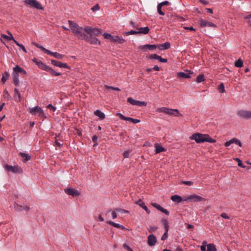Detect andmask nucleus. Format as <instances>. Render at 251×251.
Segmentation results:
<instances>
[{
    "label": "nucleus",
    "instance_id": "1",
    "mask_svg": "<svg viewBox=\"0 0 251 251\" xmlns=\"http://www.w3.org/2000/svg\"><path fill=\"white\" fill-rule=\"evenodd\" d=\"M32 61L34 62L40 69L49 72L51 76H56L61 75L60 73L56 72L50 67L47 66L42 61L38 60V59L35 57L32 59Z\"/></svg>",
    "mask_w": 251,
    "mask_h": 251
},
{
    "label": "nucleus",
    "instance_id": "2",
    "mask_svg": "<svg viewBox=\"0 0 251 251\" xmlns=\"http://www.w3.org/2000/svg\"><path fill=\"white\" fill-rule=\"evenodd\" d=\"M157 112H163L165 114H167L170 115L174 116L176 117H182L183 115L179 113V111L177 109H172L169 108H167L165 107H162L160 108H158L156 109Z\"/></svg>",
    "mask_w": 251,
    "mask_h": 251
},
{
    "label": "nucleus",
    "instance_id": "3",
    "mask_svg": "<svg viewBox=\"0 0 251 251\" xmlns=\"http://www.w3.org/2000/svg\"><path fill=\"white\" fill-rule=\"evenodd\" d=\"M25 4H28L30 7L38 10H44V8L37 0H26L24 1Z\"/></svg>",
    "mask_w": 251,
    "mask_h": 251
},
{
    "label": "nucleus",
    "instance_id": "4",
    "mask_svg": "<svg viewBox=\"0 0 251 251\" xmlns=\"http://www.w3.org/2000/svg\"><path fill=\"white\" fill-rule=\"evenodd\" d=\"M4 169L7 172H11L15 174H21L23 172L21 167L18 166H10L8 164L4 165Z\"/></svg>",
    "mask_w": 251,
    "mask_h": 251
},
{
    "label": "nucleus",
    "instance_id": "5",
    "mask_svg": "<svg viewBox=\"0 0 251 251\" xmlns=\"http://www.w3.org/2000/svg\"><path fill=\"white\" fill-rule=\"evenodd\" d=\"M29 112L32 115H36L37 113H39V116L46 118V116L45 115L43 110L41 107L36 106L33 108H30Z\"/></svg>",
    "mask_w": 251,
    "mask_h": 251
},
{
    "label": "nucleus",
    "instance_id": "6",
    "mask_svg": "<svg viewBox=\"0 0 251 251\" xmlns=\"http://www.w3.org/2000/svg\"><path fill=\"white\" fill-rule=\"evenodd\" d=\"M162 223L163 224L165 232L162 236L161 239L165 240L168 238V232L169 229V226L168 221L166 219H162L161 220Z\"/></svg>",
    "mask_w": 251,
    "mask_h": 251
},
{
    "label": "nucleus",
    "instance_id": "7",
    "mask_svg": "<svg viewBox=\"0 0 251 251\" xmlns=\"http://www.w3.org/2000/svg\"><path fill=\"white\" fill-rule=\"evenodd\" d=\"M191 140H194L197 143H201L204 142V134L195 133H194L190 137Z\"/></svg>",
    "mask_w": 251,
    "mask_h": 251
},
{
    "label": "nucleus",
    "instance_id": "8",
    "mask_svg": "<svg viewBox=\"0 0 251 251\" xmlns=\"http://www.w3.org/2000/svg\"><path fill=\"white\" fill-rule=\"evenodd\" d=\"M68 24L69 25V26L71 28L72 32L75 34L76 32V31L78 30L83 29L82 27L79 26L77 24L71 20L68 21Z\"/></svg>",
    "mask_w": 251,
    "mask_h": 251
},
{
    "label": "nucleus",
    "instance_id": "9",
    "mask_svg": "<svg viewBox=\"0 0 251 251\" xmlns=\"http://www.w3.org/2000/svg\"><path fill=\"white\" fill-rule=\"evenodd\" d=\"M127 101L130 103L131 104L133 105H137V106H146L147 103L145 101H141L139 100H135L132 98H127Z\"/></svg>",
    "mask_w": 251,
    "mask_h": 251
},
{
    "label": "nucleus",
    "instance_id": "10",
    "mask_svg": "<svg viewBox=\"0 0 251 251\" xmlns=\"http://www.w3.org/2000/svg\"><path fill=\"white\" fill-rule=\"evenodd\" d=\"M85 41L93 45H100V41L98 39L94 36L93 35H90L89 36H87L85 39Z\"/></svg>",
    "mask_w": 251,
    "mask_h": 251
},
{
    "label": "nucleus",
    "instance_id": "11",
    "mask_svg": "<svg viewBox=\"0 0 251 251\" xmlns=\"http://www.w3.org/2000/svg\"><path fill=\"white\" fill-rule=\"evenodd\" d=\"M64 191L68 195L74 197H77L80 195V193L77 190L71 188H66L64 190Z\"/></svg>",
    "mask_w": 251,
    "mask_h": 251
},
{
    "label": "nucleus",
    "instance_id": "12",
    "mask_svg": "<svg viewBox=\"0 0 251 251\" xmlns=\"http://www.w3.org/2000/svg\"><path fill=\"white\" fill-rule=\"evenodd\" d=\"M193 72L190 70H186L185 72H178L177 73V76L178 78H189L191 77L190 75L192 74Z\"/></svg>",
    "mask_w": 251,
    "mask_h": 251
},
{
    "label": "nucleus",
    "instance_id": "13",
    "mask_svg": "<svg viewBox=\"0 0 251 251\" xmlns=\"http://www.w3.org/2000/svg\"><path fill=\"white\" fill-rule=\"evenodd\" d=\"M51 63L54 66L59 68H64L70 69L71 67L66 63H62L55 60H51Z\"/></svg>",
    "mask_w": 251,
    "mask_h": 251
},
{
    "label": "nucleus",
    "instance_id": "14",
    "mask_svg": "<svg viewBox=\"0 0 251 251\" xmlns=\"http://www.w3.org/2000/svg\"><path fill=\"white\" fill-rule=\"evenodd\" d=\"M203 199V198L201 196L196 195H192L188 196L184 200V201H191L197 202L202 201Z\"/></svg>",
    "mask_w": 251,
    "mask_h": 251
},
{
    "label": "nucleus",
    "instance_id": "15",
    "mask_svg": "<svg viewBox=\"0 0 251 251\" xmlns=\"http://www.w3.org/2000/svg\"><path fill=\"white\" fill-rule=\"evenodd\" d=\"M149 59L151 60H158L159 62L162 63H167L168 59L166 58H163L161 56L157 55V54H152L149 55Z\"/></svg>",
    "mask_w": 251,
    "mask_h": 251
},
{
    "label": "nucleus",
    "instance_id": "16",
    "mask_svg": "<svg viewBox=\"0 0 251 251\" xmlns=\"http://www.w3.org/2000/svg\"><path fill=\"white\" fill-rule=\"evenodd\" d=\"M238 115L246 119H251V111L240 110L238 112Z\"/></svg>",
    "mask_w": 251,
    "mask_h": 251
},
{
    "label": "nucleus",
    "instance_id": "17",
    "mask_svg": "<svg viewBox=\"0 0 251 251\" xmlns=\"http://www.w3.org/2000/svg\"><path fill=\"white\" fill-rule=\"evenodd\" d=\"M157 242V239L155 235L153 234H150L148 237V244L150 246H153L155 245Z\"/></svg>",
    "mask_w": 251,
    "mask_h": 251
},
{
    "label": "nucleus",
    "instance_id": "18",
    "mask_svg": "<svg viewBox=\"0 0 251 251\" xmlns=\"http://www.w3.org/2000/svg\"><path fill=\"white\" fill-rule=\"evenodd\" d=\"M151 205L153 207L156 208L157 210H159L161 212L167 215H169L170 212L169 211H168L167 209L164 208L161 205L157 204V203H151Z\"/></svg>",
    "mask_w": 251,
    "mask_h": 251
},
{
    "label": "nucleus",
    "instance_id": "19",
    "mask_svg": "<svg viewBox=\"0 0 251 251\" xmlns=\"http://www.w3.org/2000/svg\"><path fill=\"white\" fill-rule=\"evenodd\" d=\"M135 203H136V204H138V205H139L140 207H141L143 209H144L146 212L148 214H150L151 213V211L150 210L148 209V208L147 207V206L145 205V203L142 201V200H141V199L139 200L138 201H136L135 202Z\"/></svg>",
    "mask_w": 251,
    "mask_h": 251
},
{
    "label": "nucleus",
    "instance_id": "20",
    "mask_svg": "<svg viewBox=\"0 0 251 251\" xmlns=\"http://www.w3.org/2000/svg\"><path fill=\"white\" fill-rule=\"evenodd\" d=\"M76 32L75 33V35L77 36V38L80 40H84L87 37V35H86L84 32L83 29L78 30L76 31Z\"/></svg>",
    "mask_w": 251,
    "mask_h": 251
},
{
    "label": "nucleus",
    "instance_id": "21",
    "mask_svg": "<svg viewBox=\"0 0 251 251\" xmlns=\"http://www.w3.org/2000/svg\"><path fill=\"white\" fill-rule=\"evenodd\" d=\"M111 41L115 43L122 44L126 41V40L120 38L119 36H112Z\"/></svg>",
    "mask_w": 251,
    "mask_h": 251
},
{
    "label": "nucleus",
    "instance_id": "22",
    "mask_svg": "<svg viewBox=\"0 0 251 251\" xmlns=\"http://www.w3.org/2000/svg\"><path fill=\"white\" fill-rule=\"evenodd\" d=\"M156 46L157 48L160 50H165L169 49L171 47V45L169 42H166L163 44L156 45Z\"/></svg>",
    "mask_w": 251,
    "mask_h": 251
},
{
    "label": "nucleus",
    "instance_id": "23",
    "mask_svg": "<svg viewBox=\"0 0 251 251\" xmlns=\"http://www.w3.org/2000/svg\"><path fill=\"white\" fill-rule=\"evenodd\" d=\"M107 223L108 224H109V225L114 226V227H117V228H121L122 230H128V229L126 228L123 225H120L119 224L115 223H114V222H113L112 221H107Z\"/></svg>",
    "mask_w": 251,
    "mask_h": 251
},
{
    "label": "nucleus",
    "instance_id": "24",
    "mask_svg": "<svg viewBox=\"0 0 251 251\" xmlns=\"http://www.w3.org/2000/svg\"><path fill=\"white\" fill-rule=\"evenodd\" d=\"M139 48L142 50L147 49L149 50H153L157 48L156 45L146 44L139 46Z\"/></svg>",
    "mask_w": 251,
    "mask_h": 251
},
{
    "label": "nucleus",
    "instance_id": "25",
    "mask_svg": "<svg viewBox=\"0 0 251 251\" xmlns=\"http://www.w3.org/2000/svg\"><path fill=\"white\" fill-rule=\"evenodd\" d=\"M13 77V83L16 86H18L19 85V75L16 72H14L12 73Z\"/></svg>",
    "mask_w": 251,
    "mask_h": 251
},
{
    "label": "nucleus",
    "instance_id": "26",
    "mask_svg": "<svg viewBox=\"0 0 251 251\" xmlns=\"http://www.w3.org/2000/svg\"><path fill=\"white\" fill-rule=\"evenodd\" d=\"M13 71L14 72H17V73L18 74L19 73H21L22 75L26 74V71L23 68L18 65H16L15 67H14Z\"/></svg>",
    "mask_w": 251,
    "mask_h": 251
},
{
    "label": "nucleus",
    "instance_id": "27",
    "mask_svg": "<svg viewBox=\"0 0 251 251\" xmlns=\"http://www.w3.org/2000/svg\"><path fill=\"white\" fill-rule=\"evenodd\" d=\"M217 251L215 246L213 244H205V251Z\"/></svg>",
    "mask_w": 251,
    "mask_h": 251
},
{
    "label": "nucleus",
    "instance_id": "28",
    "mask_svg": "<svg viewBox=\"0 0 251 251\" xmlns=\"http://www.w3.org/2000/svg\"><path fill=\"white\" fill-rule=\"evenodd\" d=\"M171 200L174 202L179 203L182 201V198L181 196L177 195H175L171 197Z\"/></svg>",
    "mask_w": 251,
    "mask_h": 251
},
{
    "label": "nucleus",
    "instance_id": "29",
    "mask_svg": "<svg viewBox=\"0 0 251 251\" xmlns=\"http://www.w3.org/2000/svg\"><path fill=\"white\" fill-rule=\"evenodd\" d=\"M14 93L15 95L14 96V98L15 99V100L17 101H20L21 100V96L20 93L18 91V88H15L14 89Z\"/></svg>",
    "mask_w": 251,
    "mask_h": 251
},
{
    "label": "nucleus",
    "instance_id": "30",
    "mask_svg": "<svg viewBox=\"0 0 251 251\" xmlns=\"http://www.w3.org/2000/svg\"><path fill=\"white\" fill-rule=\"evenodd\" d=\"M94 114L96 116L99 117L100 120H103L105 117L104 113L98 109L94 112Z\"/></svg>",
    "mask_w": 251,
    "mask_h": 251
},
{
    "label": "nucleus",
    "instance_id": "31",
    "mask_svg": "<svg viewBox=\"0 0 251 251\" xmlns=\"http://www.w3.org/2000/svg\"><path fill=\"white\" fill-rule=\"evenodd\" d=\"M139 30L138 31L139 34H147L150 31V28L148 26L140 27L139 28Z\"/></svg>",
    "mask_w": 251,
    "mask_h": 251
},
{
    "label": "nucleus",
    "instance_id": "32",
    "mask_svg": "<svg viewBox=\"0 0 251 251\" xmlns=\"http://www.w3.org/2000/svg\"><path fill=\"white\" fill-rule=\"evenodd\" d=\"M155 153H159L161 152L164 151H166V149L162 147L161 145L156 144L155 145Z\"/></svg>",
    "mask_w": 251,
    "mask_h": 251
},
{
    "label": "nucleus",
    "instance_id": "33",
    "mask_svg": "<svg viewBox=\"0 0 251 251\" xmlns=\"http://www.w3.org/2000/svg\"><path fill=\"white\" fill-rule=\"evenodd\" d=\"M117 116H118L121 119H122L123 120L128 121L130 122H132V121L133 120V118H130V117H126L120 113H117Z\"/></svg>",
    "mask_w": 251,
    "mask_h": 251
},
{
    "label": "nucleus",
    "instance_id": "34",
    "mask_svg": "<svg viewBox=\"0 0 251 251\" xmlns=\"http://www.w3.org/2000/svg\"><path fill=\"white\" fill-rule=\"evenodd\" d=\"M20 155L21 157L24 158V162L27 161L31 159V156L29 154L24 152H20Z\"/></svg>",
    "mask_w": 251,
    "mask_h": 251
},
{
    "label": "nucleus",
    "instance_id": "35",
    "mask_svg": "<svg viewBox=\"0 0 251 251\" xmlns=\"http://www.w3.org/2000/svg\"><path fill=\"white\" fill-rule=\"evenodd\" d=\"M9 75H10L6 71L5 72L2 74V76L1 81L3 84H4L5 83L7 79L9 78Z\"/></svg>",
    "mask_w": 251,
    "mask_h": 251
},
{
    "label": "nucleus",
    "instance_id": "36",
    "mask_svg": "<svg viewBox=\"0 0 251 251\" xmlns=\"http://www.w3.org/2000/svg\"><path fill=\"white\" fill-rule=\"evenodd\" d=\"M93 29L94 28L89 26H86L85 28H83L84 31H85L88 34H89L90 36L93 35L92 32Z\"/></svg>",
    "mask_w": 251,
    "mask_h": 251
},
{
    "label": "nucleus",
    "instance_id": "37",
    "mask_svg": "<svg viewBox=\"0 0 251 251\" xmlns=\"http://www.w3.org/2000/svg\"><path fill=\"white\" fill-rule=\"evenodd\" d=\"M102 33V29L98 28H94L92 34L95 36H99Z\"/></svg>",
    "mask_w": 251,
    "mask_h": 251
},
{
    "label": "nucleus",
    "instance_id": "38",
    "mask_svg": "<svg viewBox=\"0 0 251 251\" xmlns=\"http://www.w3.org/2000/svg\"><path fill=\"white\" fill-rule=\"evenodd\" d=\"M205 142L212 143H215L216 140L211 138V137L209 135L205 134Z\"/></svg>",
    "mask_w": 251,
    "mask_h": 251
},
{
    "label": "nucleus",
    "instance_id": "39",
    "mask_svg": "<svg viewBox=\"0 0 251 251\" xmlns=\"http://www.w3.org/2000/svg\"><path fill=\"white\" fill-rule=\"evenodd\" d=\"M32 44L36 47L37 48L40 49L42 51H43L44 53H46L47 49H45L43 46L39 45V44L36 42H32Z\"/></svg>",
    "mask_w": 251,
    "mask_h": 251
},
{
    "label": "nucleus",
    "instance_id": "40",
    "mask_svg": "<svg viewBox=\"0 0 251 251\" xmlns=\"http://www.w3.org/2000/svg\"><path fill=\"white\" fill-rule=\"evenodd\" d=\"M205 27H212L214 28V29H216L217 26L214 24L205 21Z\"/></svg>",
    "mask_w": 251,
    "mask_h": 251
},
{
    "label": "nucleus",
    "instance_id": "41",
    "mask_svg": "<svg viewBox=\"0 0 251 251\" xmlns=\"http://www.w3.org/2000/svg\"><path fill=\"white\" fill-rule=\"evenodd\" d=\"M139 34L138 31H135V30H131L129 31L125 32L123 33V34L125 36V35L127 36V35H129L131 34Z\"/></svg>",
    "mask_w": 251,
    "mask_h": 251
},
{
    "label": "nucleus",
    "instance_id": "42",
    "mask_svg": "<svg viewBox=\"0 0 251 251\" xmlns=\"http://www.w3.org/2000/svg\"><path fill=\"white\" fill-rule=\"evenodd\" d=\"M204 81V75L200 74L197 76L196 78V81L198 83Z\"/></svg>",
    "mask_w": 251,
    "mask_h": 251
},
{
    "label": "nucleus",
    "instance_id": "43",
    "mask_svg": "<svg viewBox=\"0 0 251 251\" xmlns=\"http://www.w3.org/2000/svg\"><path fill=\"white\" fill-rule=\"evenodd\" d=\"M231 141L232 142V144L235 143V144L239 146L240 147H241L242 145L240 140H239L238 139L236 138H233L232 139H231Z\"/></svg>",
    "mask_w": 251,
    "mask_h": 251
},
{
    "label": "nucleus",
    "instance_id": "44",
    "mask_svg": "<svg viewBox=\"0 0 251 251\" xmlns=\"http://www.w3.org/2000/svg\"><path fill=\"white\" fill-rule=\"evenodd\" d=\"M1 37H3L4 39H5L7 41L14 40V37H13V35L8 36L5 34H1Z\"/></svg>",
    "mask_w": 251,
    "mask_h": 251
},
{
    "label": "nucleus",
    "instance_id": "45",
    "mask_svg": "<svg viewBox=\"0 0 251 251\" xmlns=\"http://www.w3.org/2000/svg\"><path fill=\"white\" fill-rule=\"evenodd\" d=\"M243 61L240 59H239L235 62V66L237 67H241L243 66Z\"/></svg>",
    "mask_w": 251,
    "mask_h": 251
},
{
    "label": "nucleus",
    "instance_id": "46",
    "mask_svg": "<svg viewBox=\"0 0 251 251\" xmlns=\"http://www.w3.org/2000/svg\"><path fill=\"white\" fill-rule=\"evenodd\" d=\"M3 93V97H4V98L7 99L8 100L11 99V96L10 95L8 91L6 89L4 90Z\"/></svg>",
    "mask_w": 251,
    "mask_h": 251
},
{
    "label": "nucleus",
    "instance_id": "47",
    "mask_svg": "<svg viewBox=\"0 0 251 251\" xmlns=\"http://www.w3.org/2000/svg\"><path fill=\"white\" fill-rule=\"evenodd\" d=\"M158 229V227L154 226H150V228L148 229V231L150 233H152L156 231Z\"/></svg>",
    "mask_w": 251,
    "mask_h": 251
},
{
    "label": "nucleus",
    "instance_id": "48",
    "mask_svg": "<svg viewBox=\"0 0 251 251\" xmlns=\"http://www.w3.org/2000/svg\"><path fill=\"white\" fill-rule=\"evenodd\" d=\"M162 7V6L160 5V4L159 3L157 5V11L160 15L164 16L165 13L161 10Z\"/></svg>",
    "mask_w": 251,
    "mask_h": 251
},
{
    "label": "nucleus",
    "instance_id": "49",
    "mask_svg": "<svg viewBox=\"0 0 251 251\" xmlns=\"http://www.w3.org/2000/svg\"><path fill=\"white\" fill-rule=\"evenodd\" d=\"M54 57L58 59H61L63 58L64 55L61 54L57 52H54Z\"/></svg>",
    "mask_w": 251,
    "mask_h": 251
},
{
    "label": "nucleus",
    "instance_id": "50",
    "mask_svg": "<svg viewBox=\"0 0 251 251\" xmlns=\"http://www.w3.org/2000/svg\"><path fill=\"white\" fill-rule=\"evenodd\" d=\"M218 90L220 93H224L225 92V86L223 83H221L219 85Z\"/></svg>",
    "mask_w": 251,
    "mask_h": 251
},
{
    "label": "nucleus",
    "instance_id": "51",
    "mask_svg": "<svg viewBox=\"0 0 251 251\" xmlns=\"http://www.w3.org/2000/svg\"><path fill=\"white\" fill-rule=\"evenodd\" d=\"M234 160L238 162V165L239 167H241L243 168H245L246 167L245 166H244L243 164L242 161L240 160V159H239L238 158H236L234 159Z\"/></svg>",
    "mask_w": 251,
    "mask_h": 251
},
{
    "label": "nucleus",
    "instance_id": "52",
    "mask_svg": "<svg viewBox=\"0 0 251 251\" xmlns=\"http://www.w3.org/2000/svg\"><path fill=\"white\" fill-rule=\"evenodd\" d=\"M104 38L106 39H109L111 41L112 35L110 33H104L103 34Z\"/></svg>",
    "mask_w": 251,
    "mask_h": 251
},
{
    "label": "nucleus",
    "instance_id": "53",
    "mask_svg": "<svg viewBox=\"0 0 251 251\" xmlns=\"http://www.w3.org/2000/svg\"><path fill=\"white\" fill-rule=\"evenodd\" d=\"M105 88H106L107 89H112L116 91H120L121 90L118 87H114L113 86H109L108 85H105Z\"/></svg>",
    "mask_w": 251,
    "mask_h": 251
},
{
    "label": "nucleus",
    "instance_id": "54",
    "mask_svg": "<svg viewBox=\"0 0 251 251\" xmlns=\"http://www.w3.org/2000/svg\"><path fill=\"white\" fill-rule=\"evenodd\" d=\"M181 184L191 186L193 185V182L191 181H182L181 182Z\"/></svg>",
    "mask_w": 251,
    "mask_h": 251
},
{
    "label": "nucleus",
    "instance_id": "55",
    "mask_svg": "<svg viewBox=\"0 0 251 251\" xmlns=\"http://www.w3.org/2000/svg\"><path fill=\"white\" fill-rule=\"evenodd\" d=\"M123 247L124 249L126 250L127 251H132V249L126 243H125L123 245Z\"/></svg>",
    "mask_w": 251,
    "mask_h": 251
},
{
    "label": "nucleus",
    "instance_id": "56",
    "mask_svg": "<svg viewBox=\"0 0 251 251\" xmlns=\"http://www.w3.org/2000/svg\"><path fill=\"white\" fill-rule=\"evenodd\" d=\"M131 152V150L126 151L123 153V156L124 158H128L129 156V153Z\"/></svg>",
    "mask_w": 251,
    "mask_h": 251
},
{
    "label": "nucleus",
    "instance_id": "57",
    "mask_svg": "<svg viewBox=\"0 0 251 251\" xmlns=\"http://www.w3.org/2000/svg\"><path fill=\"white\" fill-rule=\"evenodd\" d=\"M100 8V7L99 6V4H96L91 8V10L94 12L96 10H99Z\"/></svg>",
    "mask_w": 251,
    "mask_h": 251
},
{
    "label": "nucleus",
    "instance_id": "58",
    "mask_svg": "<svg viewBox=\"0 0 251 251\" xmlns=\"http://www.w3.org/2000/svg\"><path fill=\"white\" fill-rule=\"evenodd\" d=\"M98 140V137L96 135H94L92 137V141L93 142H95V144L94 145V146H96L98 145V143H96V142Z\"/></svg>",
    "mask_w": 251,
    "mask_h": 251
},
{
    "label": "nucleus",
    "instance_id": "59",
    "mask_svg": "<svg viewBox=\"0 0 251 251\" xmlns=\"http://www.w3.org/2000/svg\"><path fill=\"white\" fill-rule=\"evenodd\" d=\"M116 210L117 211L121 212L122 213H129V211L128 210H126L124 209L117 208V209H116Z\"/></svg>",
    "mask_w": 251,
    "mask_h": 251
},
{
    "label": "nucleus",
    "instance_id": "60",
    "mask_svg": "<svg viewBox=\"0 0 251 251\" xmlns=\"http://www.w3.org/2000/svg\"><path fill=\"white\" fill-rule=\"evenodd\" d=\"M205 13L207 14H212L213 13V10L211 8H205Z\"/></svg>",
    "mask_w": 251,
    "mask_h": 251
},
{
    "label": "nucleus",
    "instance_id": "61",
    "mask_svg": "<svg viewBox=\"0 0 251 251\" xmlns=\"http://www.w3.org/2000/svg\"><path fill=\"white\" fill-rule=\"evenodd\" d=\"M47 107L50 109V110H52L53 111H55L56 110V107L53 106L52 104H49Z\"/></svg>",
    "mask_w": 251,
    "mask_h": 251
},
{
    "label": "nucleus",
    "instance_id": "62",
    "mask_svg": "<svg viewBox=\"0 0 251 251\" xmlns=\"http://www.w3.org/2000/svg\"><path fill=\"white\" fill-rule=\"evenodd\" d=\"M221 216L224 219H229V216L225 213H222L221 214Z\"/></svg>",
    "mask_w": 251,
    "mask_h": 251
},
{
    "label": "nucleus",
    "instance_id": "63",
    "mask_svg": "<svg viewBox=\"0 0 251 251\" xmlns=\"http://www.w3.org/2000/svg\"><path fill=\"white\" fill-rule=\"evenodd\" d=\"M159 3L160 4V5L162 6H164V5H168L170 4V2L168 1H164Z\"/></svg>",
    "mask_w": 251,
    "mask_h": 251
},
{
    "label": "nucleus",
    "instance_id": "64",
    "mask_svg": "<svg viewBox=\"0 0 251 251\" xmlns=\"http://www.w3.org/2000/svg\"><path fill=\"white\" fill-rule=\"evenodd\" d=\"M15 208L18 209L20 211H22L24 209V207L17 204H16V207L15 206Z\"/></svg>",
    "mask_w": 251,
    "mask_h": 251
}]
</instances>
